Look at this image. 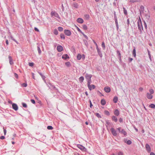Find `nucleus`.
Here are the masks:
<instances>
[{
  "label": "nucleus",
  "instance_id": "de8ad7c7",
  "mask_svg": "<svg viewBox=\"0 0 155 155\" xmlns=\"http://www.w3.org/2000/svg\"><path fill=\"white\" fill-rule=\"evenodd\" d=\"M117 54H118V55L119 56L120 60V59H121V54H120V51H117Z\"/></svg>",
  "mask_w": 155,
  "mask_h": 155
},
{
  "label": "nucleus",
  "instance_id": "0e129e2a",
  "mask_svg": "<svg viewBox=\"0 0 155 155\" xmlns=\"http://www.w3.org/2000/svg\"><path fill=\"white\" fill-rule=\"evenodd\" d=\"M144 27H145V28H146V29H147V25L146 23V22H145V21H144Z\"/></svg>",
  "mask_w": 155,
  "mask_h": 155
},
{
  "label": "nucleus",
  "instance_id": "c03bdc74",
  "mask_svg": "<svg viewBox=\"0 0 155 155\" xmlns=\"http://www.w3.org/2000/svg\"><path fill=\"white\" fill-rule=\"evenodd\" d=\"M101 46L104 49L105 48V44L104 42H103L102 43Z\"/></svg>",
  "mask_w": 155,
  "mask_h": 155
},
{
  "label": "nucleus",
  "instance_id": "20e7f679",
  "mask_svg": "<svg viewBox=\"0 0 155 155\" xmlns=\"http://www.w3.org/2000/svg\"><path fill=\"white\" fill-rule=\"evenodd\" d=\"M145 148L147 152L148 153L150 152L151 150L150 145L147 143L145 145Z\"/></svg>",
  "mask_w": 155,
  "mask_h": 155
},
{
  "label": "nucleus",
  "instance_id": "72a5a7b5",
  "mask_svg": "<svg viewBox=\"0 0 155 155\" xmlns=\"http://www.w3.org/2000/svg\"><path fill=\"white\" fill-rule=\"evenodd\" d=\"M84 17L87 20L89 19L90 18L89 15L87 14L85 15Z\"/></svg>",
  "mask_w": 155,
  "mask_h": 155
},
{
  "label": "nucleus",
  "instance_id": "c9c22d12",
  "mask_svg": "<svg viewBox=\"0 0 155 155\" xmlns=\"http://www.w3.org/2000/svg\"><path fill=\"white\" fill-rule=\"evenodd\" d=\"M83 28L84 30H87V26L85 25H83Z\"/></svg>",
  "mask_w": 155,
  "mask_h": 155
},
{
  "label": "nucleus",
  "instance_id": "4c0bfd02",
  "mask_svg": "<svg viewBox=\"0 0 155 155\" xmlns=\"http://www.w3.org/2000/svg\"><path fill=\"white\" fill-rule=\"evenodd\" d=\"M54 33L55 35H57L58 34V31L57 29H55L54 30Z\"/></svg>",
  "mask_w": 155,
  "mask_h": 155
},
{
  "label": "nucleus",
  "instance_id": "a18cd8bd",
  "mask_svg": "<svg viewBox=\"0 0 155 155\" xmlns=\"http://www.w3.org/2000/svg\"><path fill=\"white\" fill-rule=\"evenodd\" d=\"M139 0H130V2L134 3L135 2H138Z\"/></svg>",
  "mask_w": 155,
  "mask_h": 155
},
{
  "label": "nucleus",
  "instance_id": "7ed1b4c3",
  "mask_svg": "<svg viewBox=\"0 0 155 155\" xmlns=\"http://www.w3.org/2000/svg\"><path fill=\"white\" fill-rule=\"evenodd\" d=\"M78 147L84 151H85L86 150V149L84 146L80 144H78L77 145Z\"/></svg>",
  "mask_w": 155,
  "mask_h": 155
},
{
  "label": "nucleus",
  "instance_id": "bf43d9fd",
  "mask_svg": "<svg viewBox=\"0 0 155 155\" xmlns=\"http://www.w3.org/2000/svg\"><path fill=\"white\" fill-rule=\"evenodd\" d=\"M118 155H123V153L122 152L120 151L118 153Z\"/></svg>",
  "mask_w": 155,
  "mask_h": 155
},
{
  "label": "nucleus",
  "instance_id": "4be33fe9",
  "mask_svg": "<svg viewBox=\"0 0 155 155\" xmlns=\"http://www.w3.org/2000/svg\"><path fill=\"white\" fill-rule=\"evenodd\" d=\"M133 55L134 57H135V58L136 57V49L135 47H134V48L133 51Z\"/></svg>",
  "mask_w": 155,
  "mask_h": 155
},
{
  "label": "nucleus",
  "instance_id": "b1692460",
  "mask_svg": "<svg viewBox=\"0 0 155 155\" xmlns=\"http://www.w3.org/2000/svg\"><path fill=\"white\" fill-rule=\"evenodd\" d=\"M121 133L124 134V136H125L127 135V133L126 131L124 130L123 129H122L121 131L120 132Z\"/></svg>",
  "mask_w": 155,
  "mask_h": 155
},
{
  "label": "nucleus",
  "instance_id": "2f4dec72",
  "mask_svg": "<svg viewBox=\"0 0 155 155\" xmlns=\"http://www.w3.org/2000/svg\"><path fill=\"white\" fill-rule=\"evenodd\" d=\"M39 74H40V75H41V77L42 78H43V79H44L45 78V77L40 72H38Z\"/></svg>",
  "mask_w": 155,
  "mask_h": 155
},
{
  "label": "nucleus",
  "instance_id": "3c124183",
  "mask_svg": "<svg viewBox=\"0 0 155 155\" xmlns=\"http://www.w3.org/2000/svg\"><path fill=\"white\" fill-rule=\"evenodd\" d=\"M27 85V84L26 83H24L21 84L22 86L23 87H26Z\"/></svg>",
  "mask_w": 155,
  "mask_h": 155
},
{
  "label": "nucleus",
  "instance_id": "473e14b6",
  "mask_svg": "<svg viewBox=\"0 0 155 155\" xmlns=\"http://www.w3.org/2000/svg\"><path fill=\"white\" fill-rule=\"evenodd\" d=\"M95 115L96 116L98 117V118H101V117L100 115L98 113H96L95 114Z\"/></svg>",
  "mask_w": 155,
  "mask_h": 155
},
{
  "label": "nucleus",
  "instance_id": "338daca9",
  "mask_svg": "<svg viewBox=\"0 0 155 155\" xmlns=\"http://www.w3.org/2000/svg\"><path fill=\"white\" fill-rule=\"evenodd\" d=\"M121 129V128L120 127H119L117 128V129L118 130L119 133H120L121 132V131H120Z\"/></svg>",
  "mask_w": 155,
  "mask_h": 155
},
{
  "label": "nucleus",
  "instance_id": "f03ea898",
  "mask_svg": "<svg viewBox=\"0 0 155 155\" xmlns=\"http://www.w3.org/2000/svg\"><path fill=\"white\" fill-rule=\"evenodd\" d=\"M64 33L67 36H70L71 35V31L68 29H65L64 30Z\"/></svg>",
  "mask_w": 155,
  "mask_h": 155
},
{
  "label": "nucleus",
  "instance_id": "603ef678",
  "mask_svg": "<svg viewBox=\"0 0 155 155\" xmlns=\"http://www.w3.org/2000/svg\"><path fill=\"white\" fill-rule=\"evenodd\" d=\"M76 27L77 28V30L78 31L80 32L81 34L83 32L81 31V30L79 29V28L78 27L76 26Z\"/></svg>",
  "mask_w": 155,
  "mask_h": 155
},
{
  "label": "nucleus",
  "instance_id": "79ce46f5",
  "mask_svg": "<svg viewBox=\"0 0 155 155\" xmlns=\"http://www.w3.org/2000/svg\"><path fill=\"white\" fill-rule=\"evenodd\" d=\"M60 37L61 38L64 39H65L64 35L63 34H61L60 35Z\"/></svg>",
  "mask_w": 155,
  "mask_h": 155
},
{
  "label": "nucleus",
  "instance_id": "13d9d810",
  "mask_svg": "<svg viewBox=\"0 0 155 155\" xmlns=\"http://www.w3.org/2000/svg\"><path fill=\"white\" fill-rule=\"evenodd\" d=\"M106 123L107 125H109L110 123L109 122L108 120H107L106 121Z\"/></svg>",
  "mask_w": 155,
  "mask_h": 155
},
{
  "label": "nucleus",
  "instance_id": "6ab92c4d",
  "mask_svg": "<svg viewBox=\"0 0 155 155\" xmlns=\"http://www.w3.org/2000/svg\"><path fill=\"white\" fill-rule=\"evenodd\" d=\"M101 103L102 105H104L106 104V102L105 100L103 99L101 100Z\"/></svg>",
  "mask_w": 155,
  "mask_h": 155
},
{
  "label": "nucleus",
  "instance_id": "412c9836",
  "mask_svg": "<svg viewBox=\"0 0 155 155\" xmlns=\"http://www.w3.org/2000/svg\"><path fill=\"white\" fill-rule=\"evenodd\" d=\"M8 58L9 59V63L10 64H13V62L12 61V57L11 56H8Z\"/></svg>",
  "mask_w": 155,
  "mask_h": 155
},
{
  "label": "nucleus",
  "instance_id": "69168bd1",
  "mask_svg": "<svg viewBox=\"0 0 155 155\" xmlns=\"http://www.w3.org/2000/svg\"><path fill=\"white\" fill-rule=\"evenodd\" d=\"M133 60V59L132 58H129V62H131Z\"/></svg>",
  "mask_w": 155,
  "mask_h": 155
},
{
  "label": "nucleus",
  "instance_id": "e433bc0d",
  "mask_svg": "<svg viewBox=\"0 0 155 155\" xmlns=\"http://www.w3.org/2000/svg\"><path fill=\"white\" fill-rule=\"evenodd\" d=\"M73 6L76 8H78V5L77 3H74L73 4Z\"/></svg>",
  "mask_w": 155,
  "mask_h": 155
},
{
  "label": "nucleus",
  "instance_id": "a878e982",
  "mask_svg": "<svg viewBox=\"0 0 155 155\" xmlns=\"http://www.w3.org/2000/svg\"><path fill=\"white\" fill-rule=\"evenodd\" d=\"M65 64L68 67H70L71 65L70 62L69 61L65 62Z\"/></svg>",
  "mask_w": 155,
  "mask_h": 155
},
{
  "label": "nucleus",
  "instance_id": "ea45409f",
  "mask_svg": "<svg viewBox=\"0 0 155 155\" xmlns=\"http://www.w3.org/2000/svg\"><path fill=\"white\" fill-rule=\"evenodd\" d=\"M37 49L39 54H40L41 53V51L40 47L39 46L37 47Z\"/></svg>",
  "mask_w": 155,
  "mask_h": 155
},
{
  "label": "nucleus",
  "instance_id": "4d7b16f0",
  "mask_svg": "<svg viewBox=\"0 0 155 155\" xmlns=\"http://www.w3.org/2000/svg\"><path fill=\"white\" fill-rule=\"evenodd\" d=\"M34 30L35 31H37V32H39V29L35 27L34 28Z\"/></svg>",
  "mask_w": 155,
  "mask_h": 155
},
{
  "label": "nucleus",
  "instance_id": "774afa93",
  "mask_svg": "<svg viewBox=\"0 0 155 155\" xmlns=\"http://www.w3.org/2000/svg\"><path fill=\"white\" fill-rule=\"evenodd\" d=\"M14 75H15V76L16 78H18V75L16 73H14Z\"/></svg>",
  "mask_w": 155,
  "mask_h": 155
},
{
  "label": "nucleus",
  "instance_id": "e2e57ef3",
  "mask_svg": "<svg viewBox=\"0 0 155 155\" xmlns=\"http://www.w3.org/2000/svg\"><path fill=\"white\" fill-rule=\"evenodd\" d=\"M81 58L83 60H84L85 58V56L84 54H83L82 55H81Z\"/></svg>",
  "mask_w": 155,
  "mask_h": 155
},
{
  "label": "nucleus",
  "instance_id": "5701e85b",
  "mask_svg": "<svg viewBox=\"0 0 155 155\" xmlns=\"http://www.w3.org/2000/svg\"><path fill=\"white\" fill-rule=\"evenodd\" d=\"M137 25H138V29L140 31H141V25L139 21H137Z\"/></svg>",
  "mask_w": 155,
  "mask_h": 155
},
{
  "label": "nucleus",
  "instance_id": "f257e3e1",
  "mask_svg": "<svg viewBox=\"0 0 155 155\" xmlns=\"http://www.w3.org/2000/svg\"><path fill=\"white\" fill-rule=\"evenodd\" d=\"M114 18L116 26L117 29V30H118L119 28L118 24L117 21V17L116 15V12H114Z\"/></svg>",
  "mask_w": 155,
  "mask_h": 155
},
{
  "label": "nucleus",
  "instance_id": "0eeeda50",
  "mask_svg": "<svg viewBox=\"0 0 155 155\" xmlns=\"http://www.w3.org/2000/svg\"><path fill=\"white\" fill-rule=\"evenodd\" d=\"M57 50L58 52H61L63 50V48L62 46L59 45L57 46Z\"/></svg>",
  "mask_w": 155,
  "mask_h": 155
},
{
  "label": "nucleus",
  "instance_id": "5fc2aeb1",
  "mask_svg": "<svg viewBox=\"0 0 155 155\" xmlns=\"http://www.w3.org/2000/svg\"><path fill=\"white\" fill-rule=\"evenodd\" d=\"M91 87V89L92 88L93 89H94L95 88V86L94 85L92 84L91 85H90Z\"/></svg>",
  "mask_w": 155,
  "mask_h": 155
},
{
  "label": "nucleus",
  "instance_id": "09e8293b",
  "mask_svg": "<svg viewBox=\"0 0 155 155\" xmlns=\"http://www.w3.org/2000/svg\"><path fill=\"white\" fill-rule=\"evenodd\" d=\"M138 21H139V22L140 23V24L141 25V26L142 28V30H143V27L142 24V22H141V21L140 18H139V20H138Z\"/></svg>",
  "mask_w": 155,
  "mask_h": 155
},
{
  "label": "nucleus",
  "instance_id": "37998d69",
  "mask_svg": "<svg viewBox=\"0 0 155 155\" xmlns=\"http://www.w3.org/2000/svg\"><path fill=\"white\" fill-rule=\"evenodd\" d=\"M83 41L85 45L87 46L88 45V43L87 42V41L85 40H84Z\"/></svg>",
  "mask_w": 155,
  "mask_h": 155
},
{
  "label": "nucleus",
  "instance_id": "c85d7f7f",
  "mask_svg": "<svg viewBox=\"0 0 155 155\" xmlns=\"http://www.w3.org/2000/svg\"><path fill=\"white\" fill-rule=\"evenodd\" d=\"M104 114L107 116H109L110 115V113L107 110H105L104 111Z\"/></svg>",
  "mask_w": 155,
  "mask_h": 155
},
{
  "label": "nucleus",
  "instance_id": "9b49d317",
  "mask_svg": "<svg viewBox=\"0 0 155 155\" xmlns=\"http://www.w3.org/2000/svg\"><path fill=\"white\" fill-rule=\"evenodd\" d=\"M147 97L149 99H151L153 98V95L149 93H147Z\"/></svg>",
  "mask_w": 155,
  "mask_h": 155
},
{
  "label": "nucleus",
  "instance_id": "7c9ffc66",
  "mask_svg": "<svg viewBox=\"0 0 155 155\" xmlns=\"http://www.w3.org/2000/svg\"><path fill=\"white\" fill-rule=\"evenodd\" d=\"M149 106L151 108H155V105L154 104H151Z\"/></svg>",
  "mask_w": 155,
  "mask_h": 155
},
{
  "label": "nucleus",
  "instance_id": "a19ab883",
  "mask_svg": "<svg viewBox=\"0 0 155 155\" xmlns=\"http://www.w3.org/2000/svg\"><path fill=\"white\" fill-rule=\"evenodd\" d=\"M47 128L48 130H51L53 129V127L51 126H48L47 127Z\"/></svg>",
  "mask_w": 155,
  "mask_h": 155
},
{
  "label": "nucleus",
  "instance_id": "2eb2a0df",
  "mask_svg": "<svg viewBox=\"0 0 155 155\" xmlns=\"http://www.w3.org/2000/svg\"><path fill=\"white\" fill-rule=\"evenodd\" d=\"M77 22L79 23L82 24L84 22V20H83L81 18H79L77 19Z\"/></svg>",
  "mask_w": 155,
  "mask_h": 155
},
{
  "label": "nucleus",
  "instance_id": "58836bf2",
  "mask_svg": "<svg viewBox=\"0 0 155 155\" xmlns=\"http://www.w3.org/2000/svg\"><path fill=\"white\" fill-rule=\"evenodd\" d=\"M22 104L23 107L25 108H27V104L24 103H22Z\"/></svg>",
  "mask_w": 155,
  "mask_h": 155
},
{
  "label": "nucleus",
  "instance_id": "39448f33",
  "mask_svg": "<svg viewBox=\"0 0 155 155\" xmlns=\"http://www.w3.org/2000/svg\"><path fill=\"white\" fill-rule=\"evenodd\" d=\"M51 15L52 16H54L55 17L57 18H59V16L58 14L55 12H51Z\"/></svg>",
  "mask_w": 155,
  "mask_h": 155
},
{
  "label": "nucleus",
  "instance_id": "1a4fd4ad",
  "mask_svg": "<svg viewBox=\"0 0 155 155\" xmlns=\"http://www.w3.org/2000/svg\"><path fill=\"white\" fill-rule=\"evenodd\" d=\"M87 86L88 87L90 91L91 90V87L90 86V84L91 82V80H87Z\"/></svg>",
  "mask_w": 155,
  "mask_h": 155
},
{
  "label": "nucleus",
  "instance_id": "9d476101",
  "mask_svg": "<svg viewBox=\"0 0 155 155\" xmlns=\"http://www.w3.org/2000/svg\"><path fill=\"white\" fill-rule=\"evenodd\" d=\"M12 107L13 109L15 110H17L18 109V106L17 105L15 104H12Z\"/></svg>",
  "mask_w": 155,
  "mask_h": 155
},
{
  "label": "nucleus",
  "instance_id": "864d4df0",
  "mask_svg": "<svg viewBox=\"0 0 155 155\" xmlns=\"http://www.w3.org/2000/svg\"><path fill=\"white\" fill-rule=\"evenodd\" d=\"M81 34H82V35L87 40L88 39V38L87 37L86 35H85L83 32Z\"/></svg>",
  "mask_w": 155,
  "mask_h": 155
},
{
  "label": "nucleus",
  "instance_id": "052dcab7",
  "mask_svg": "<svg viewBox=\"0 0 155 155\" xmlns=\"http://www.w3.org/2000/svg\"><path fill=\"white\" fill-rule=\"evenodd\" d=\"M127 24L128 25V26H129V24H130V21L129 19H128L127 20Z\"/></svg>",
  "mask_w": 155,
  "mask_h": 155
},
{
  "label": "nucleus",
  "instance_id": "f704fd0d",
  "mask_svg": "<svg viewBox=\"0 0 155 155\" xmlns=\"http://www.w3.org/2000/svg\"><path fill=\"white\" fill-rule=\"evenodd\" d=\"M58 30L60 31H62L63 30V28L61 27H59L58 28Z\"/></svg>",
  "mask_w": 155,
  "mask_h": 155
},
{
  "label": "nucleus",
  "instance_id": "6e6d98bb",
  "mask_svg": "<svg viewBox=\"0 0 155 155\" xmlns=\"http://www.w3.org/2000/svg\"><path fill=\"white\" fill-rule=\"evenodd\" d=\"M31 101L33 104H35V100L33 99H31Z\"/></svg>",
  "mask_w": 155,
  "mask_h": 155
},
{
  "label": "nucleus",
  "instance_id": "bb28decb",
  "mask_svg": "<svg viewBox=\"0 0 155 155\" xmlns=\"http://www.w3.org/2000/svg\"><path fill=\"white\" fill-rule=\"evenodd\" d=\"M84 80V78L83 76L79 78V81L81 82L82 83L83 82V81Z\"/></svg>",
  "mask_w": 155,
  "mask_h": 155
},
{
  "label": "nucleus",
  "instance_id": "f8f14e48",
  "mask_svg": "<svg viewBox=\"0 0 155 155\" xmlns=\"http://www.w3.org/2000/svg\"><path fill=\"white\" fill-rule=\"evenodd\" d=\"M97 50L99 56L101 58L102 56V54L101 52V51L98 48V47H97Z\"/></svg>",
  "mask_w": 155,
  "mask_h": 155
},
{
  "label": "nucleus",
  "instance_id": "dca6fc26",
  "mask_svg": "<svg viewBox=\"0 0 155 155\" xmlns=\"http://www.w3.org/2000/svg\"><path fill=\"white\" fill-rule=\"evenodd\" d=\"M92 76V75L88 74H87L85 75V77H86L87 80L91 79V78Z\"/></svg>",
  "mask_w": 155,
  "mask_h": 155
},
{
  "label": "nucleus",
  "instance_id": "680f3d73",
  "mask_svg": "<svg viewBox=\"0 0 155 155\" xmlns=\"http://www.w3.org/2000/svg\"><path fill=\"white\" fill-rule=\"evenodd\" d=\"M123 119L121 118H120L119 119V121L120 123L123 122Z\"/></svg>",
  "mask_w": 155,
  "mask_h": 155
},
{
  "label": "nucleus",
  "instance_id": "aec40b11",
  "mask_svg": "<svg viewBox=\"0 0 155 155\" xmlns=\"http://www.w3.org/2000/svg\"><path fill=\"white\" fill-rule=\"evenodd\" d=\"M118 97L117 96H115L114 97L113 99V101L114 103H117L118 101Z\"/></svg>",
  "mask_w": 155,
  "mask_h": 155
},
{
  "label": "nucleus",
  "instance_id": "f3484780",
  "mask_svg": "<svg viewBox=\"0 0 155 155\" xmlns=\"http://www.w3.org/2000/svg\"><path fill=\"white\" fill-rule=\"evenodd\" d=\"M62 58L63 59H64L65 60H66L68 58H69V57L68 54H65L63 55L62 56Z\"/></svg>",
  "mask_w": 155,
  "mask_h": 155
},
{
  "label": "nucleus",
  "instance_id": "423d86ee",
  "mask_svg": "<svg viewBox=\"0 0 155 155\" xmlns=\"http://www.w3.org/2000/svg\"><path fill=\"white\" fill-rule=\"evenodd\" d=\"M110 131L114 136H117V134L114 128H112L110 129Z\"/></svg>",
  "mask_w": 155,
  "mask_h": 155
},
{
  "label": "nucleus",
  "instance_id": "6e6552de",
  "mask_svg": "<svg viewBox=\"0 0 155 155\" xmlns=\"http://www.w3.org/2000/svg\"><path fill=\"white\" fill-rule=\"evenodd\" d=\"M104 90L106 93H109L110 91V88L109 87H106L104 88Z\"/></svg>",
  "mask_w": 155,
  "mask_h": 155
},
{
  "label": "nucleus",
  "instance_id": "4468645a",
  "mask_svg": "<svg viewBox=\"0 0 155 155\" xmlns=\"http://www.w3.org/2000/svg\"><path fill=\"white\" fill-rule=\"evenodd\" d=\"M114 114L116 116H118L120 114L119 111L117 109H115L114 112Z\"/></svg>",
  "mask_w": 155,
  "mask_h": 155
},
{
  "label": "nucleus",
  "instance_id": "49530a36",
  "mask_svg": "<svg viewBox=\"0 0 155 155\" xmlns=\"http://www.w3.org/2000/svg\"><path fill=\"white\" fill-rule=\"evenodd\" d=\"M34 65V63L33 62H29L28 63V65L31 67H32Z\"/></svg>",
  "mask_w": 155,
  "mask_h": 155
},
{
  "label": "nucleus",
  "instance_id": "a211bd4d",
  "mask_svg": "<svg viewBox=\"0 0 155 155\" xmlns=\"http://www.w3.org/2000/svg\"><path fill=\"white\" fill-rule=\"evenodd\" d=\"M112 119L115 122H117V118L114 116H112Z\"/></svg>",
  "mask_w": 155,
  "mask_h": 155
},
{
  "label": "nucleus",
  "instance_id": "ddd939ff",
  "mask_svg": "<svg viewBox=\"0 0 155 155\" xmlns=\"http://www.w3.org/2000/svg\"><path fill=\"white\" fill-rule=\"evenodd\" d=\"M124 141L125 143H126L128 145H130L132 143V142L130 140H127V139H125Z\"/></svg>",
  "mask_w": 155,
  "mask_h": 155
},
{
  "label": "nucleus",
  "instance_id": "8fccbe9b",
  "mask_svg": "<svg viewBox=\"0 0 155 155\" xmlns=\"http://www.w3.org/2000/svg\"><path fill=\"white\" fill-rule=\"evenodd\" d=\"M149 91L151 94H153L154 93V90L152 89H150L149 90Z\"/></svg>",
  "mask_w": 155,
  "mask_h": 155
},
{
  "label": "nucleus",
  "instance_id": "cd10ccee",
  "mask_svg": "<svg viewBox=\"0 0 155 155\" xmlns=\"http://www.w3.org/2000/svg\"><path fill=\"white\" fill-rule=\"evenodd\" d=\"M147 51L148 54L149 55V59H150V60L151 61V55L150 53V51L148 49H147Z\"/></svg>",
  "mask_w": 155,
  "mask_h": 155
},
{
  "label": "nucleus",
  "instance_id": "393cba45",
  "mask_svg": "<svg viewBox=\"0 0 155 155\" xmlns=\"http://www.w3.org/2000/svg\"><path fill=\"white\" fill-rule=\"evenodd\" d=\"M77 58L78 60H80L81 58V55L80 54H78L77 56Z\"/></svg>",
  "mask_w": 155,
  "mask_h": 155
},
{
  "label": "nucleus",
  "instance_id": "c756f323",
  "mask_svg": "<svg viewBox=\"0 0 155 155\" xmlns=\"http://www.w3.org/2000/svg\"><path fill=\"white\" fill-rule=\"evenodd\" d=\"M123 9H124V14L127 15V10L125 9L124 7L123 8Z\"/></svg>",
  "mask_w": 155,
  "mask_h": 155
}]
</instances>
